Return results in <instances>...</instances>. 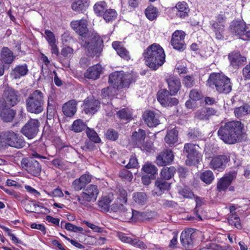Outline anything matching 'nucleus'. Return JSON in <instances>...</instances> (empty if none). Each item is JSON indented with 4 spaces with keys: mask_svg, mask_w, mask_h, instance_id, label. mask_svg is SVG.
Returning a JSON list of instances; mask_svg holds the SVG:
<instances>
[{
    "mask_svg": "<svg viewBox=\"0 0 250 250\" xmlns=\"http://www.w3.org/2000/svg\"><path fill=\"white\" fill-rule=\"evenodd\" d=\"M183 83L187 87H191L194 84L192 76H186L183 80Z\"/></svg>",
    "mask_w": 250,
    "mask_h": 250,
    "instance_id": "obj_61",
    "label": "nucleus"
},
{
    "mask_svg": "<svg viewBox=\"0 0 250 250\" xmlns=\"http://www.w3.org/2000/svg\"><path fill=\"white\" fill-rule=\"evenodd\" d=\"M169 91L166 89L160 90L157 94V98L159 102L164 106H172L177 105L179 101L176 98L170 96Z\"/></svg>",
    "mask_w": 250,
    "mask_h": 250,
    "instance_id": "obj_14",
    "label": "nucleus"
},
{
    "mask_svg": "<svg viewBox=\"0 0 250 250\" xmlns=\"http://www.w3.org/2000/svg\"><path fill=\"white\" fill-rule=\"evenodd\" d=\"M108 79L109 83L116 89L128 87L131 83L135 82L131 75L125 74L122 71L113 72L109 75Z\"/></svg>",
    "mask_w": 250,
    "mask_h": 250,
    "instance_id": "obj_7",
    "label": "nucleus"
},
{
    "mask_svg": "<svg viewBox=\"0 0 250 250\" xmlns=\"http://www.w3.org/2000/svg\"><path fill=\"white\" fill-rule=\"evenodd\" d=\"M236 173L234 171L226 173L217 183V188L219 191H225L236 178Z\"/></svg>",
    "mask_w": 250,
    "mask_h": 250,
    "instance_id": "obj_19",
    "label": "nucleus"
},
{
    "mask_svg": "<svg viewBox=\"0 0 250 250\" xmlns=\"http://www.w3.org/2000/svg\"><path fill=\"white\" fill-rule=\"evenodd\" d=\"M111 200L107 197H103L99 202V207L104 211H109Z\"/></svg>",
    "mask_w": 250,
    "mask_h": 250,
    "instance_id": "obj_50",
    "label": "nucleus"
},
{
    "mask_svg": "<svg viewBox=\"0 0 250 250\" xmlns=\"http://www.w3.org/2000/svg\"><path fill=\"white\" fill-rule=\"evenodd\" d=\"M105 135L106 138L111 141H115L118 137V132L112 129L107 130Z\"/></svg>",
    "mask_w": 250,
    "mask_h": 250,
    "instance_id": "obj_55",
    "label": "nucleus"
},
{
    "mask_svg": "<svg viewBox=\"0 0 250 250\" xmlns=\"http://www.w3.org/2000/svg\"><path fill=\"white\" fill-rule=\"evenodd\" d=\"M212 29L215 34L216 38L220 40L223 38V33L224 30V24H221L218 22L213 21L211 24Z\"/></svg>",
    "mask_w": 250,
    "mask_h": 250,
    "instance_id": "obj_40",
    "label": "nucleus"
},
{
    "mask_svg": "<svg viewBox=\"0 0 250 250\" xmlns=\"http://www.w3.org/2000/svg\"><path fill=\"white\" fill-rule=\"evenodd\" d=\"M158 11L157 8L152 5L148 6L145 10L146 17L150 21L156 19L158 16Z\"/></svg>",
    "mask_w": 250,
    "mask_h": 250,
    "instance_id": "obj_43",
    "label": "nucleus"
},
{
    "mask_svg": "<svg viewBox=\"0 0 250 250\" xmlns=\"http://www.w3.org/2000/svg\"><path fill=\"white\" fill-rule=\"evenodd\" d=\"M207 84L219 93L227 94L231 90L230 79L227 76L220 74L213 73L209 75Z\"/></svg>",
    "mask_w": 250,
    "mask_h": 250,
    "instance_id": "obj_4",
    "label": "nucleus"
},
{
    "mask_svg": "<svg viewBox=\"0 0 250 250\" xmlns=\"http://www.w3.org/2000/svg\"><path fill=\"white\" fill-rule=\"evenodd\" d=\"M86 133L88 137L92 142L97 143L100 141V138L94 130L87 127L86 130Z\"/></svg>",
    "mask_w": 250,
    "mask_h": 250,
    "instance_id": "obj_51",
    "label": "nucleus"
},
{
    "mask_svg": "<svg viewBox=\"0 0 250 250\" xmlns=\"http://www.w3.org/2000/svg\"><path fill=\"white\" fill-rule=\"evenodd\" d=\"M102 71L101 65L97 64L88 68L84 73V77L92 80L98 79Z\"/></svg>",
    "mask_w": 250,
    "mask_h": 250,
    "instance_id": "obj_33",
    "label": "nucleus"
},
{
    "mask_svg": "<svg viewBox=\"0 0 250 250\" xmlns=\"http://www.w3.org/2000/svg\"><path fill=\"white\" fill-rule=\"evenodd\" d=\"M228 221L229 223L231 225H233L238 229H241L242 226L240 223V219L236 213L231 214L228 217Z\"/></svg>",
    "mask_w": 250,
    "mask_h": 250,
    "instance_id": "obj_45",
    "label": "nucleus"
},
{
    "mask_svg": "<svg viewBox=\"0 0 250 250\" xmlns=\"http://www.w3.org/2000/svg\"><path fill=\"white\" fill-rule=\"evenodd\" d=\"M174 159V155L170 149H166L157 156L156 163L159 166H165L170 164Z\"/></svg>",
    "mask_w": 250,
    "mask_h": 250,
    "instance_id": "obj_21",
    "label": "nucleus"
},
{
    "mask_svg": "<svg viewBox=\"0 0 250 250\" xmlns=\"http://www.w3.org/2000/svg\"><path fill=\"white\" fill-rule=\"evenodd\" d=\"M117 115L121 119L126 120L131 118L130 113L125 108L119 111L117 113Z\"/></svg>",
    "mask_w": 250,
    "mask_h": 250,
    "instance_id": "obj_58",
    "label": "nucleus"
},
{
    "mask_svg": "<svg viewBox=\"0 0 250 250\" xmlns=\"http://www.w3.org/2000/svg\"><path fill=\"white\" fill-rule=\"evenodd\" d=\"M100 104L98 100L88 97L84 101L83 110L86 114H94L100 109Z\"/></svg>",
    "mask_w": 250,
    "mask_h": 250,
    "instance_id": "obj_18",
    "label": "nucleus"
},
{
    "mask_svg": "<svg viewBox=\"0 0 250 250\" xmlns=\"http://www.w3.org/2000/svg\"><path fill=\"white\" fill-rule=\"evenodd\" d=\"M146 64L156 70L165 62L166 55L163 48L157 43L149 45L143 54Z\"/></svg>",
    "mask_w": 250,
    "mask_h": 250,
    "instance_id": "obj_3",
    "label": "nucleus"
},
{
    "mask_svg": "<svg viewBox=\"0 0 250 250\" xmlns=\"http://www.w3.org/2000/svg\"><path fill=\"white\" fill-rule=\"evenodd\" d=\"M171 184L167 180L160 178H158L155 182L154 189L152 191L153 195H161L166 190L170 188Z\"/></svg>",
    "mask_w": 250,
    "mask_h": 250,
    "instance_id": "obj_23",
    "label": "nucleus"
},
{
    "mask_svg": "<svg viewBox=\"0 0 250 250\" xmlns=\"http://www.w3.org/2000/svg\"><path fill=\"white\" fill-rule=\"evenodd\" d=\"M166 143L169 145H174L178 141V131L175 129L170 130L167 132L165 138Z\"/></svg>",
    "mask_w": 250,
    "mask_h": 250,
    "instance_id": "obj_35",
    "label": "nucleus"
},
{
    "mask_svg": "<svg viewBox=\"0 0 250 250\" xmlns=\"http://www.w3.org/2000/svg\"><path fill=\"white\" fill-rule=\"evenodd\" d=\"M133 199L134 202L139 205H144L147 202L148 197L144 192H137L133 193Z\"/></svg>",
    "mask_w": 250,
    "mask_h": 250,
    "instance_id": "obj_37",
    "label": "nucleus"
},
{
    "mask_svg": "<svg viewBox=\"0 0 250 250\" xmlns=\"http://www.w3.org/2000/svg\"><path fill=\"white\" fill-rule=\"evenodd\" d=\"M250 113V107L245 104L239 107H236L234 110V113L236 117L241 118Z\"/></svg>",
    "mask_w": 250,
    "mask_h": 250,
    "instance_id": "obj_39",
    "label": "nucleus"
},
{
    "mask_svg": "<svg viewBox=\"0 0 250 250\" xmlns=\"http://www.w3.org/2000/svg\"><path fill=\"white\" fill-rule=\"evenodd\" d=\"M1 141L5 145L17 149L23 148L26 144L24 137L21 134L12 130L3 132L1 135Z\"/></svg>",
    "mask_w": 250,
    "mask_h": 250,
    "instance_id": "obj_6",
    "label": "nucleus"
},
{
    "mask_svg": "<svg viewBox=\"0 0 250 250\" xmlns=\"http://www.w3.org/2000/svg\"><path fill=\"white\" fill-rule=\"evenodd\" d=\"M0 227L3 230L7 233V234L9 236L11 237V239L13 241L16 243L21 244H22V242L21 240L18 239V238H17L13 234L11 233V230L9 228L4 226H1Z\"/></svg>",
    "mask_w": 250,
    "mask_h": 250,
    "instance_id": "obj_59",
    "label": "nucleus"
},
{
    "mask_svg": "<svg viewBox=\"0 0 250 250\" xmlns=\"http://www.w3.org/2000/svg\"><path fill=\"white\" fill-rule=\"evenodd\" d=\"M146 133L144 130L139 129L138 131H134L132 135L131 141L133 145L138 147H143L144 149L149 150L151 148V145L145 144V140Z\"/></svg>",
    "mask_w": 250,
    "mask_h": 250,
    "instance_id": "obj_16",
    "label": "nucleus"
},
{
    "mask_svg": "<svg viewBox=\"0 0 250 250\" xmlns=\"http://www.w3.org/2000/svg\"><path fill=\"white\" fill-rule=\"evenodd\" d=\"M230 66L234 69H238L243 66L247 62V58L238 51H233L228 55Z\"/></svg>",
    "mask_w": 250,
    "mask_h": 250,
    "instance_id": "obj_15",
    "label": "nucleus"
},
{
    "mask_svg": "<svg viewBox=\"0 0 250 250\" xmlns=\"http://www.w3.org/2000/svg\"><path fill=\"white\" fill-rule=\"evenodd\" d=\"M201 96V93L196 89L192 90L189 93V98L193 101L200 100Z\"/></svg>",
    "mask_w": 250,
    "mask_h": 250,
    "instance_id": "obj_63",
    "label": "nucleus"
},
{
    "mask_svg": "<svg viewBox=\"0 0 250 250\" xmlns=\"http://www.w3.org/2000/svg\"><path fill=\"white\" fill-rule=\"evenodd\" d=\"M177 17L184 19L188 15L190 9L188 4L185 1L178 2L176 6L172 8Z\"/></svg>",
    "mask_w": 250,
    "mask_h": 250,
    "instance_id": "obj_24",
    "label": "nucleus"
},
{
    "mask_svg": "<svg viewBox=\"0 0 250 250\" xmlns=\"http://www.w3.org/2000/svg\"><path fill=\"white\" fill-rule=\"evenodd\" d=\"M93 9L98 16L103 17L105 11L107 9V3L104 1H98L94 4Z\"/></svg>",
    "mask_w": 250,
    "mask_h": 250,
    "instance_id": "obj_36",
    "label": "nucleus"
},
{
    "mask_svg": "<svg viewBox=\"0 0 250 250\" xmlns=\"http://www.w3.org/2000/svg\"><path fill=\"white\" fill-rule=\"evenodd\" d=\"M63 114L67 117H72L77 111V102L70 100L64 104L62 107Z\"/></svg>",
    "mask_w": 250,
    "mask_h": 250,
    "instance_id": "obj_32",
    "label": "nucleus"
},
{
    "mask_svg": "<svg viewBox=\"0 0 250 250\" xmlns=\"http://www.w3.org/2000/svg\"><path fill=\"white\" fill-rule=\"evenodd\" d=\"M185 33L183 31L177 30L173 33L170 42L174 49L180 51L185 49Z\"/></svg>",
    "mask_w": 250,
    "mask_h": 250,
    "instance_id": "obj_17",
    "label": "nucleus"
},
{
    "mask_svg": "<svg viewBox=\"0 0 250 250\" xmlns=\"http://www.w3.org/2000/svg\"><path fill=\"white\" fill-rule=\"evenodd\" d=\"M3 97L5 107L14 106L21 101V95L13 88L8 87L4 91Z\"/></svg>",
    "mask_w": 250,
    "mask_h": 250,
    "instance_id": "obj_13",
    "label": "nucleus"
},
{
    "mask_svg": "<svg viewBox=\"0 0 250 250\" xmlns=\"http://www.w3.org/2000/svg\"><path fill=\"white\" fill-rule=\"evenodd\" d=\"M16 56L8 47H3L0 51V60L2 63L6 64H11L15 60Z\"/></svg>",
    "mask_w": 250,
    "mask_h": 250,
    "instance_id": "obj_29",
    "label": "nucleus"
},
{
    "mask_svg": "<svg viewBox=\"0 0 250 250\" xmlns=\"http://www.w3.org/2000/svg\"><path fill=\"white\" fill-rule=\"evenodd\" d=\"M143 118L146 124L149 127H155L160 124L158 116L153 111H146L144 114Z\"/></svg>",
    "mask_w": 250,
    "mask_h": 250,
    "instance_id": "obj_28",
    "label": "nucleus"
},
{
    "mask_svg": "<svg viewBox=\"0 0 250 250\" xmlns=\"http://www.w3.org/2000/svg\"><path fill=\"white\" fill-rule=\"evenodd\" d=\"M87 21L84 19L74 21L71 22V26L81 37L84 43L83 47L87 49V55L98 56L101 51L102 41L96 33L88 30Z\"/></svg>",
    "mask_w": 250,
    "mask_h": 250,
    "instance_id": "obj_1",
    "label": "nucleus"
},
{
    "mask_svg": "<svg viewBox=\"0 0 250 250\" xmlns=\"http://www.w3.org/2000/svg\"><path fill=\"white\" fill-rule=\"evenodd\" d=\"M92 179L91 175L88 174H83L79 178L75 179L72 184V187L75 191H80L86 187Z\"/></svg>",
    "mask_w": 250,
    "mask_h": 250,
    "instance_id": "obj_22",
    "label": "nucleus"
},
{
    "mask_svg": "<svg viewBox=\"0 0 250 250\" xmlns=\"http://www.w3.org/2000/svg\"><path fill=\"white\" fill-rule=\"evenodd\" d=\"M169 92L170 95H175L181 87V82L179 79L170 76L166 79Z\"/></svg>",
    "mask_w": 250,
    "mask_h": 250,
    "instance_id": "obj_30",
    "label": "nucleus"
},
{
    "mask_svg": "<svg viewBox=\"0 0 250 250\" xmlns=\"http://www.w3.org/2000/svg\"><path fill=\"white\" fill-rule=\"evenodd\" d=\"M99 193L97 186L90 184L83 188L80 196L77 195L76 197L81 205L86 207L90 203L96 201Z\"/></svg>",
    "mask_w": 250,
    "mask_h": 250,
    "instance_id": "obj_8",
    "label": "nucleus"
},
{
    "mask_svg": "<svg viewBox=\"0 0 250 250\" xmlns=\"http://www.w3.org/2000/svg\"><path fill=\"white\" fill-rule=\"evenodd\" d=\"M9 107V106H8ZM0 116L5 122H10L14 118L16 111L10 107H6L3 104L0 105Z\"/></svg>",
    "mask_w": 250,
    "mask_h": 250,
    "instance_id": "obj_26",
    "label": "nucleus"
},
{
    "mask_svg": "<svg viewBox=\"0 0 250 250\" xmlns=\"http://www.w3.org/2000/svg\"><path fill=\"white\" fill-rule=\"evenodd\" d=\"M25 210L27 212H35V213H39L40 212H42V211L38 209V208H43L44 209H46V208L40 206L39 205L34 203L33 201H30L28 203L26 204L24 206Z\"/></svg>",
    "mask_w": 250,
    "mask_h": 250,
    "instance_id": "obj_44",
    "label": "nucleus"
},
{
    "mask_svg": "<svg viewBox=\"0 0 250 250\" xmlns=\"http://www.w3.org/2000/svg\"><path fill=\"white\" fill-rule=\"evenodd\" d=\"M28 69L26 63L19 64L15 66L10 73V75L13 79H18L27 74Z\"/></svg>",
    "mask_w": 250,
    "mask_h": 250,
    "instance_id": "obj_27",
    "label": "nucleus"
},
{
    "mask_svg": "<svg viewBox=\"0 0 250 250\" xmlns=\"http://www.w3.org/2000/svg\"><path fill=\"white\" fill-rule=\"evenodd\" d=\"M64 222L62 221L61 223V227L62 228H65L66 230L73 231L74 232H82L83 228L81 227H77L70 223H66L63 225Z\"/></svg>",
    "mask_w": 250,
    "mask_h": 250,
    "instance_id": "obj_49",
    "label": "nucleus"
},
{
    "mask_svg": "<svg viewBox=\"0 0 250 250\" xmlns=\"http://www.w3.org/2000/svg\"><path fill=\"white\" fill-rule=\"evenodd\" d=\"M72 8L75 11H80L84 10L88 6L86 0H72Z\"/></svg>",
    "mask_w": 250,
    "mask_h": 250,
    "instance_id": "obj_41",
    "label": "nucleus"
},
{
    "mask_svg": "<svg viewBox=\"0 0 250 250\" xmlns=\"http://www.w3.org/2000/svg\"><path fill=\"white\" fill-rule=\"evenodd\" d=\"M138 166V160L135 154L131 156L128 163L125 166L126 168H135Z\"/></svg>",
    "mask_w": 250,
    "mask_h": 250,
    "instance_id": "obj_54",
    "label": "nucleus"
},
{
    "mask_svg": "<svg viewBox=\"0 0 250 250\" xmlns=\"http://www.w3.org/2000/svg\"><path fill=\"white\" fill-rule=\"evenodd\" d=\"M195 118L200 120H208L204 108L198 110L195 114Z\"/></svg>",
    "mask_w": 250,
    "mask_h": 250,
    "instance_id": "obj_62",
    "label": "nucleus"
},
{
    "mask_svg": "<svg viewBox=\"0 0 250 250\" xmlns=\"http://www.w3.org/2000/svg\"><path fill=\"white\" fill-rule=\"evenodd\" d=\"M142 170L145 173L150 174V176H151V178H155L158 171L156 166L149 163H146L143 166Z\"/></svg>",
    "mask_w": 250,
    "mask_h": 250,
    "instance_id": "obj_42",
    "label": "nucleus"
},
{
    "mask_svg": "<svg viewBox=\"0 0 250 250\" xmlns=\"http://www.w3.org/2000/svg\"><path fill=\"white\" fill-rule=\"evenodd\" d=\"M61 54L65 58H70L73 54V49L69 46H65L62 48Z\"/></svg>",
    "mask_w": 250,
    "mask_h": 250,
    "instance_id": "obj_57",
    "label": "nucleus"
},
{
    "mask_svg": "<svg viewBox=\"0 0 250 250\" xmlns=\"http://www.w3.org/2000/svg\"><path fill=\"white\" fill-rule=\"evenodd\" d=\"M244 125L238 121L222 123L217 131L219 138L225 143L232 145L241 141Z\"/></svg>",
    "mask_w": 250,
    "mask_h": 250,
    "instance_id": "obj_2",
    "label": "nucleus"
},
{
    "mask_svg": "<svg viewBox=\"0 0 250 250\" xmlns=\"http://www.w3.org/2000/svg\"><path fill=\"white\" fill-rule=\"evenodd\" d=\"M21 167L29 174L36 177L40 175L42 167L40 163L34 159L24 158L21 161Z\"/></svg>",
    "mask_w": 250,
    "mask_h": 250,
    "instance_id": "obj_11",
    "label": "nucleus"
},
{
    "mask_svg": "<svg viewBox=\"0 0 250 250\" xmlns=\"http://www.w3.org/2000/svg\"><path fill=\"white\" fill-rule=\"evenodd\" d=\"M46 35V39L48 42L49 44L56 42V39L54 34L49 30H45L44 32Z\"/></svg>",
    "mask_w": 250,
    "mask_h": 250,
    "instance_id": "obj_60",
    "label": "nucleus"
},
{
    "mask_svg": "<svg viewBox=\"0 0 250 250\" xmlns=\"http://www.w3.org/2000/svg\"><path fill=\"white\" fill-rule=\"evenodd\" d=\"M197 235V232L193 229H188L182 231L180 241L187 250H191L193 248Z\"/></svg>",
    "mask_w": 250,
    "mask_h": 250,
    "instance_id": "obj_12",
    "label": "nucleus"
},
{
    "mask_svg": "<svg viewBox=\"0 0 250 250\" xmlns=\"http://www.w3.org/2000/svg\"><path fill=\"white\" fill-rule=\"evenodd\" d=\"M198 146L193 144H185L183 148V153L186 155L187 159L186 164L187 166H191L195 164L201 159V154L197 149Z\"/></svg>",
    "mask_w": 250,
    "mask_h": 250,
    "instance_id": "obj_9",
    "label": "nucleus"
},
{
    "mask_svg": "<svg viewBox=\"0 0 250 250\" xmlns=\"http://www.w3.org/2000/svg\"><path fill=\"white\" fill-rule=\"evenodd\" d=\"M242 73L245 79H250V62L243 68Z\"/></svg>",
    "mask_w": 250,
    "mask_h": 250,
    "instance_id": "obj_64",
    "label": "nucleus"
},
{
    "mask_svg": "<svg viewBox=\"0 0 250 250\" xmlns=\"http://www.w3.org/2000/svg\"><path fill=\"white\" fill-rule=\"evenodd\" d=\"M246 24L243 21H233L230 24L229 28L231 32L239 37L240 39L246 31Z\"/></svg>",
    "mask_w": 250,
    "mask_h": 250,
    "instance_id": "obj_25",
    "label": "nucleus"
},
{
    "mask_svg": "<svg viewBox=\"0 0 250 250\" xmlns=\"http://www.w3.org/2000/svg\"><path fill=\"white\" fill-rule=\"evenodd\" d=\"M112 46L121 58L125 60L130 59L129 52L123 46L121 42H114L112 43Z\"/></svg>",
    "mask_w": 250,
    "mask_h": 250,
    "instance_id": "obj_34",
    "label": "nucleus"
},
{
    "mask_svg": "<svg viewBox=\"0 0 250 250\" xmlns=\"http://www.w3.org/2000/svg\"><path fill=\"white\" fill-rule=\"evenodd\" d=\"M40 123L38 119H30L21 128L20 133L28 139H34L39 131Z\"/></svg>",
    "mask_w": 250,
    "mask_h": 250,
    "instance_id": "obj_10",
    "label": "nucleus"
},
{
    "mask_svg": "<svg viewBox=\"0 0 250 250\" xmlns=\"http://www.w3.org/2000/svg\"><path fill=\"white\" fill-rule=\"evenodd\" d=\"M120 177L123 179L130 181L133 178L132 173L126 169L121 170L119 173Z\"/></svg>",
    "mask_w": 250,
    "mask_h": 250,
    "instance_id": "obj_53",
    "label": "nucleus"
},
{
    "mask_svg": "<svg viewBox=\"0 0 250 250\" xmlns=\"http://www.w3.org/2000/svg\"><path fill=\"white\" fill-rule=\"evenodd\" d=\"M200 178L204 183L210 184L214 179V175L211 170H206L200 174Z\"/></svg>",
    "mask_w": 250,
    "mask_h": 250,
    "instance_id": "obj_47",
    "label": "nucleus"
},
{
    "mask_svg": "<svg viewBox=\"0 0 250 250\" xmlns=\"http://www.w3.org/2000/svg\"><path fill=\"white\" fill-rule=\"evenodd\" d=\"M86 127L85 124L81 119L74 121L71 125V130L75 132H80L83 130Z\"/></svg>",
    "mask_w": 250,
    "mask_h": 250,
    "instance_id": "obj_46",
    "label": "nucleus"
},
{
    "mask_svg": "<svg viewBox=\"0 0 250 250\" xmlns=\"http://www.w3.org/2000/svg\"><path fill=\"white\" fill-rule=\"evenodd\" d=\"M117 16V13L114 9H107L105 11L103 17L106 22H110L115 20Z\"/></svg>",
    "mask_w": 250,
    "mask_h": 250,
    "instance_id": "obj_48",
    "label": "nucleus"
},
{
    "mask_svg": "<svg viewBox=\"0 0 250 250\" xmlns=\"http://www.w3.org/2000/svg\"><path fill=\"white\" fill-rule=\"evenodd\" d=\"M26 110L28 112L38 114L43 111V94L39 90L30 93L25 100Z\"/></svg>",
    "mask_w": 250,
    "mask_h": 250,
    "instance_id": "obj_5",
    "label": "nucleus"
},
{
    "mask_svg": "<svg viewBox=\"0 0 250 250\" xmlns=\"http://www.w3.org/2000/svg\"><path fill=\"white\" fill-rule=\"evenodd\" d=\"M115 88L107 87L102 90V95L103 97L106 98L112 96L114 95V91Z\"/></svg>",
    "mask_w": 250,
    "mask_h": 250,
    "instance_id": "obj_56",
    "label": "nucleus"
},
{
    "mask_svg": "<svg viewBox=\"0 0 250 250\" xmlns=\"http://www.w3.org/2000/svg\"><path fill=\"white\" fill-rule=\"evenodd\" d=\"M176 171V168L174 167H164L162 168L161 173V178L168 180L170 179Z\"/></svg>",
    "mask_w": 250,
    "mask_h": 250,
    "instance_id": "obj_38",
    "label": "nucleus"
},
{
    "mask_svg": "<svg viewBox=\"0 0 250 250\" xmlns=\"http://www.w3.org/2000/svg\"><path fill=\"white\" fill-rule=\"evenodd\" d=\"M122 210L120 212L121 216L124 217L125 220H130L133 219L137 220L139 217L142 216V213L136 210H133L131 208H127L125 206L121 207Z\"/></svg>",
    "mask_w": 250,
    "mask_h": 250,
    "instance_id": "obj_31",
    "label": "nucleus"
},
{
    "mask_svg": "<svg viewBox=\"0 0 250 250\" xmlns=\"http://www.w3.org/2000/svg\"><path fill=\"white\" fill-rule=\"evenodd\" d=\"M229 161V158L225 155H218L213 157L211 160L210 167L213 169L222 171L225 168L226 164Z\"/></svg>",
    "mask_w": 250,
    "mask_h": 250,
    "instance_id": "obj_20",
    "label": "nucleus"
},
{
    "mask_svg": "<svg viewBox=\"0 0 250 250\" xmlns=\"http://www.w3.org/2000/svg\"><path fill=\"white\" fill-rule=\"evenodd\" d=\"M178 193L185 198H192L194 196L193 193L187 187L179 189Z\"/></svg>",
    "mask_w": 250,
    "mask_h": 250,
    "instance_id": "obj_52",
    "label": "nucleus"
}]
</instances>
